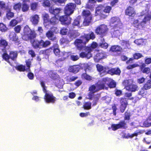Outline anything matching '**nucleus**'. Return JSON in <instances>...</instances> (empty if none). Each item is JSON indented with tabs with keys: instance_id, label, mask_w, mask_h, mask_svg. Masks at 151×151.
<instances>
[{
	"instance_id": "f257e3e1",
	"label": "nucleus",
	"mask_w": 151,
	"mask_h": 151,
	"mask_svg": "<svg viewBox=\"0 0 151 151\" xmlns=\"http://www.w3.org/2000/svg\"><path fill=\"white\" fill-rule=\"evenodd\" d=\"M131 116L130 112H125L124 114V120H121L117 124H112L111 126L112 130L115 131L119 129H126L128 127V126L125 120H130Z\"/></svg>"
},
{
	"instance_id": "f03ea898",
	"label": "nucleus",
	"mask_w": 151,
	"mask_h": 151,
	"mask_svg": "<svg viewBox=\"0 0 151 151\" xmlns=\"http://www.w3.org/2000/svg\"><path fill=\"white\" fill-rule=\"evenodd\" d=\"M112 10L111 6H104L103 5L100 4L96 8V13L101 17L105 19L107 16L104 13L109 14Z\"/></svg>"
},
{
	"instance_id": "7ed1b4c3",
	"label": "nucleus",
	"mask_w": 151,
	"mask_h": 151,
	"mask_svg": "<svg viewBox=\"0 0 151 151\" xmlns=\"http://www.w3.org/2000/svg\"><path fill=\"white\" fill-rule=\"evenodd\" d=\"M31 44L34 48L37 49L47 47L51 43L50 41L48 40L44 41L42 39L40 40L35 39L33 40Z\"/></svg>"
},
{
	"instance_id": "20e7f679",
	"label": "nucleus",
	"mask_w": 151,
	"mask_h": 151,
	"mask_svg": "<svg viewBox=\"0 0 151 151\" xmlns=\"http://www.w3.org/2000/svg\"><path fill=\"white\" fill-rule=\"evenodd\" d=\"M37 34L34 30H31L28 26H25L24 29L23 39L25 40H31L36 37Z\"/></svg>"
},
{
	"instance_id": "39448f33",
	"label": "nucleus",
	"mask_w": 151,
	"mask_h": 151,
	"mask_svg": "<svg viewBox=\"0 0 151 151\" xmlns=\"http://www.w3.org/2000/svg\"><path fill=\"white\" fill-rule=\"evenodd\" d=\"M108 29L106 25L102 24L97 26L95 29V31L96 35H99L101 37H103L106 35Z\"/></svg>"
},
{
	"instance_id": "423d86ee",
	"label": "nucleus",
	"mask_w": 151,
	"mask_h": 151,
	"mask_svg": "<svg viewBox=\"0 0 151 151\" xmlns=\"http://www.w3.org/2000/svg\"><path fill=\"white\" fill-rule=\"evenodd\" d=\"M76 7V4L73 3H69L66 5L64 9L65 14L70 16L73 14Z\"/></svg>"
},
{
	"instance_id": "0eeeda50",
	"label": "nucleus",
	"mask_w": 151,
	"mask_h": 151,
	"mask_svg": "<svg viewBox=\"0 0 151 151\" xmlns=\"http://www.w3.org/2000/svg\"><path fill=\"white\" fill-rule=\"evenodd\" d=\"M44 93H45L44 99L46 103L53 104L55 102L56 98L53 96L52 93L51 92L48 93L47 91Z\"/></svg>"
},
{
	"instance_id": "6e6552de",
	"label": "nucleus",
	"mask_w": 151,
	"mask_h": 151,
	"mask_svg": "<svg viewBox=\"0 0 151 151\" xmlns=\"http://www.w3.org/2000/svg\"><path fill=\"white\" fill-rule=\"evenodd\" d=\"M72 19L69 16L65 14V15L60 16L59 17V20L61 24L65 26L68 25L71 23Z\"/></svg>"
},
{
	"instance_id": "1a4fd4ad",
	"label": "nucleus",
	"mask_w": 151,
	"mask_h": 151,
	"mask_svg": "<svg viewBox=\"0 0 151 151\" xmlns=\"http://www.w3.org/2000/svg\"><path fill=\"white\" fill-rule=\"evenodd\" d=\"M88 99L90 100H93V106H96V105L101 97L100 94L97 93L94 94L93 93H88Z\"/></svg>"
},
{
	"instance_id": "9d476101",
	"label": "nucleus",
	"mask_w": 151,
	"mask_h": 151,
	"mask_svg": "<svg viewBox=\"0 0 151 151\" xmlns=\"http://www.w3.org/2000/svg\"><path fill=\"white\" fill-rule=\"evenodd\" d=\"M125 14L133 19L136 14V12L134 8L131 6H128L125 10Z\"/></svg>"
},
{
	"instance_id": "9b49d317",
	"label": "nucleus",
	"mask_w": 151,
	"mask_h": 151,
	"mask_svg": "<svg viewBox=\"0 0 151 151\" xmlns=\"http://www.w3.org/2000/svg\"><path fill=\"white\" fill-rule=\"evenodd\" d=\"M22 2L21 9L22 11L25 12L28 11L29 10V5L27 3L30 2V0H21Z\"/></svg>"
},
{
	"instance_id": "f8f14e48",
	"label": "nucleus",
	"mask_w": 151,
	"mask_h": 151,
	"mask_svg": "<svg viewBox=\"0 0 151 151\" xmlns=\"http://www.w3.org/2000/svg\"><path fill=\"white\" fill-rule=\"evenodd\" d=\"M53 52L56 56H60V49L59 46L58 45V41L54 44L51 46Z\"/></svg>"
},
{
	"instance_id": "ddd939ff",
	"label": "nucleus",
	"mask_w": 151,
	"mask_h": 151,
	"mask_svg": "<svg viewBox=\"0 0 151 151\" xmlns=\"http://www.w3.org/2000/svg\"><path fill=\"white\" fill-rule=\"evenodd\" d=\"M110 23L111 24H114V28L117 27V28L121 29L119 26L121 23L120 20L118 18L116 17H113L111 18Z\"/></svg>"
},
{
	"instance_id": "4468645a",
	"label": "nucleus",
	"mask_w": 151,
	"mask_h": 151,
	"mask_svg": "<svg viewBox=\"0 0 151 151\" xmlns=\"http://www.w3.org/2000/svg\"><path fill=\"white\" fill-rule=\"evenodd\" d=\"M48 75L50 77L52 80L59 82L60 78L59 76L56 73L53 71L50 70L48 72Z\"/></svg>"
},
{
	"instance_id": "2eb2a0df",
	"label": "nucleus",
	"mask_w": 151,
	"mask_h": 151,
	"mask_svg": "<svg viewBox=\"0 0 151 151\" xmlns=\"http://www.w3.org/2000/svg\"><path fill=\"white\" fill-rule=\"evenodd\" d=\"M84 50L85 52H81L79 54L80 57L82 58H86L87 59H89L92 57V54L86 50V47Z\"/></svg>"
},
{
	"instance_id": "dca6fc26",
	"label": "nucleus",
	"mask_w": 151,
	"mask_h": 151,
	"mask_svg": "<svg viewBox=\"0 0 151 151\" xmlns=\"http://www.w3.org/2000/svg\"><path fill=\"white\" fill-rule=\"evenodd\" d=\"M45 35L48 39L52 41L57 42L58 41L57 40V38L56 36L54 35V34L49 30L46 32Z\"/></svg>"
},
{
	"instance_id": "f3484780",
	"label": "nucleus",
	"mask_w": 151,
	"mask_h": 151,
	"mask_svg": "<svg viewBox=\"0 0 151 151\" xmlns=\"http://www.w3.org/2000/svg\"><path fill=\"white\" fill-rule=\"evenodd\" d=\"M61 10L62 9L60 8H56L54 9L52 6H51L49 8V12L55 16L58 15Z\"/></svg>"
},
{
	"instance_id": "a211bd4d",
	"label": "nucleus",
	"mask_w": 151,
	"mask_h": 151,
	"mask_svg": "<svg viewBox=\"0 0 151 151\" xmlns=\"http://www.w3.org/2000/svg\"><path fill=\"white\" fill-rule=\"evenodd\" d=\"M146 65L143 63H142L140 65H139L141 71L143 73L148 74L150 72V69L149 67H145Z\"/></svg>"
},
{
	"instance_id": "6ab92c4d",
	"label": "nucleus",
	"mask_w": 151,
	"mask_h": 151,
	"mask_svg": "<svg viewBox=\"0 0 151 151\" xmlns=\"http://www.w3.org/2000/svg\"><path fill=\"white\" fill-rule=\"evenodd\" d=\"M106 54L103 52H99L96 54L94 56V60L99 61L102 59L106 58Z\"/></svg>"
},
{
	"instance_id": "aec40b11",
	"label": "nucleus",
	"mask_w": 151,
	"mask_h": 151,
	"mask_svg": "<svg viewBox=\"0 0 151 151\" xmlns=\"http://www.w3.org/2000/svg\"><path fill=\"white\" fill-rule=\"evenodd\" d=\"M39 15L35 14L32 15L30 17V21L34 25H37L39 22Z\"/></svg>"
},
{
	"instance_id": "412c9836",
	"label": "nucleus",
	"mask_w": 151,
	"mask_h": 151,
	"mask_svg": "<svg viewBox=\"0 0 151 151\" xmlns=\"http://www.w3.org/2000/svg\"><path fill=\"white\" fill-rule=\"evenodd\" d=\"M6 11V17L7 19L9 20L14 17V14L12 12L11 9L9 7L7 8Z\"/></svg>"
},
{
	"instance_id": "4be33fe9",
	"label": "nucleus",
	"mask_w": 151,
	"mask_h": 151,
	"mask_svg": "<svg viewBox=\"0 0 151 151\" xmlns=\"http://www.w3.org/2000/svg\"><path fill=\"white\" fill-rule=\"evenodd\" d=\"M122 50V47L118 45H112L110 47L109 51L111 52L118 53L121 52Z\"/></svg>"
},
{
	"instance_id": "5701e85b",
	"label": "nucleus",
	"mask_w": 151,
	"mask_h": 151,
	"mask_svg": "<svg viewBox=\"0 0 151 151\" xmlns=\"http://www.w3.org/2000/svg\"><path fill=\"white\" fill-rule=\"evenodd\" d=\"M80 69V66L78 65H73L70 66L69 68V71L74 73H78Z\"/></svg>"
},
{
	"instance_id": "b1692460",
	"label": "nucleus",
	"mask_w": 151,
	"mask_h": 151,
	"mask_svg": "<svg viewBox=\"0 0 151 151\" xmlns=\"http://www.w3.org/2000/svg\"><path fill=\"white\" fill-rule=\"evenodd\" d=\"M74 43L79 50H81L83 48L84 45H83V43L80 39H76L74 42Z\"/></svg>"
},
{
	"instance_id": "393cba45",
	"label": "nucleus",
	"mask_w": 151,
	"mask_h": 151,
	"mask_svg": "<svg viewBox=\"0 0 151 151\" xmlns=\"http://www.w3.org/2000/svg\"><path fill=\"white\" fill-rule=\"evenodd\" d=\"M92 16L91 14L90 15L84 18L83 24L84 26H87L89 25L90 23L91 22L92 19Z\"/></svg>"
},
{
	"instance_id": "a878e982",
	"label": "nucleus",
	"mask_w": 151,
	"mask_h": 151,
	"mask_svg": "<svg viewBox=\"0 0 151 151\" xmlns=\"http://www.w3.org/2000/svg\"><path fill=\"white\" fill-rule=\"evenodd\" d=\"M125 88L127 90L133 92L137 90L138 86L136 85L130 84L126 86Z\"/></svg>"
},
{
	"instance_id": "bb28decb",
	"label": "nucleus",
	"mask_w": 151,
	"mask_h": 151,
	"mask_svg": "<svg viewBox=\"0 0 151 151\" xmlns=\"http://www.w3.org/2000/svg\"><path fill=\"white\" fill-rule=\"evenodd\" d=\"M8 42L5 40L1 39L0 40V47H3L2 50H6V47L8 45Z\"/></svg>"
},
{
	"instance_id": "cd10ccee",
	"label": "nucleus",
	"mask_w": 151,
	"mask_h": 151,
	"mask_svg": "<svg viewBox=\"0 0 151 151\" xmlns=\"http://www.w3.org/2000/svg\"><path fill=\"white\" fill-rule=\"evenodd\" d=\"M98 44L96 42H93L91 43L90 46H87L86 47V50L89 52H90L91 53L93 50L96 48Z\"/></svg>"
},
{
	"instance_id": "c85d7f7f",
	"label": "nucleus",
	"mask_w": 151,
	"mask_h": 151,
	"mask_svg": "<svg viewBox=\"0 0 151 151\" xmlns=\"http://www.w3.org/2000/svg\"><path fill=\"white\" fill-rule=\"evenodd\" d=\"M120 44L124 49H129L130 47V44L128 40H122L121 41Z\"/></svg>"
},
{
	"instance_id": "c756f323",
	"label": "nucleus",
	"mask_w": 151,
	"mask_h": 151,
	"mask_svg": "<svg viewBox=\"0 0 151 151\" xmlns=\"http://www.w3.org/2000/svg\"><path fill=\"white\" fill-rule=\"evenodd\" d=\"M10 40L16 43L19 42L18 37L15 33H12L9 35Z\"/></svg>"
},
{
	"instance_id": "7c9ffc66",
	"label": "nucleus",
	"mask_w": 151,
	"mask_h": 151,
	"mask_svg": "<svg viewBox=\"0 0 151 151\" xmlns=\"http://www.w3.org/2000/svg\"><path fill=\"white\" fill-rule=\"evenodd\" d=\"M18 53L16 51H11L9 53L10 59L13 60H14L17 58Z\"/></svg>"
},
{
	"instance_id": "2f4dec72",
	"label": "nucleus",
	"mask_w": 151,
	"mask_h": 151,
	"mask_svg": "<svg viewBox=\"0 0 151 151\" xmlns=\"http://www.w3.org/2000/svg\"><path fill=\"white\" fill-rule=\"evenodd\" d=\"M143 88L146 90H148L151 88V80L149 79L147 81L143 86Z\"/></svg>"
},
{
	"instance_id": "473e14b6",
	"label": "nucleus",
	"mask_w": 151,
	"mask_h": 151,
	"mask_svg": "<svg viewBox=\"0 0 151 151\" xmlns=\"http://www.w3.org/2000/svg\"><path fill=\"white\" fill-rule=\"evenodd\" d=\"M32 60V59H29L25 61L26 66L27 67L26 68L27 72L30 71V68L31 65Z\"/></svg>"
},
{
	"instance_id": "72a5a7b5",
	"label": "nucleus",
	"mask_w": 151,
	"mask_h": 151,
	"mask_svg": "<svg viewBox=\"0 0 151 151\" xmlns=\"http://www.w3.org/2000/svg\"><path fill=\"white\" fill-rule=\"evenodd\" d=\"M22 4L20 2L15 4L13 6V9L17 12H19L21 9Z\"/></svg>"
},
{
	"instance_id": "f704fd0d",
	"label": "nucleus",
	"mask_w": 151,
	"mask_h": 151,
	"mask_svg": "<svg viewBox=\"0 0 151 151\" xmlns=\"http://www.w3.org/2000/svg\"><path fill=\"white\" fill-rule=\"evenodd\" d=\"M42 18L45 23H49L50 20V16L49 14L46 13H44L42 14Z\"/></svg>"
},
{
	"instance_id": "c9c22d12",
	"label": "nucleus",
	"mask_w": 151,
	"mask_h": 151,
	"mask_svg": "<svg viewBox=\"0 0 151 151\" xmlns=\"http://www.w3.org/2000/svg\"><path fill=\"white\" fill-rule=\"evenodd\" d=\"M89 91H90L89 93H94L98 91L97 88L96 87V85H91L89 88Z\"/></svg>"
},
{
	"instance_id": "e433bc0d",
	"label": "nucleus",
	"mask_w": 151,
	"mask_h": 151,
	"mask_svg": "<svg viewBox=\"0 0 151 151\" xmlns=\"http://www.w3.org/2000/svg\"><path fill=\"white\" fill-rule=\"evenodd\" d=\"M80 39L83 43V45H85L86 43L89 41L88 37L86 34H84L83 36H81Z\"/></svg>"
},
{
	"instance_id": "4c0bfd02",
	"label": "nucleus",
	"mask_w": 151,
	"mask_h": 151,
	"mask_svg": "<svg viewBox=\"0 0 151 151\" xmlns=\"http://www.w3.org/2000/svg\"><path fill=\"white\" fill-rule=\"evenodd\" d=\"M58 21V18L56 17V16H54L50 19L49 23H50L54 25L57 24Z\"/></svg>"
},
{
	"instance_id": "58836bf2",
	"label": "nucleus",
	"mask_w": 151,
	"mask_h": 151,
	"mask_svg": "<svg viewBox=\"0 0 151 151\" xmlns=\"http://www.w3.org/2000/svg\"><path fill=\"white\" fill-rule=\"evenodd\" d=\"M82 78L84 79L87 81H91L92 80V77L87 74L86 72L83 73L81 75Z\"/></svg>"
},
{
	"instance_id": "ea45409f",
	"label": "nucleus",
	"mask_w": 151,
	"mask_h": 151,
	"mask_svg": "<svg viewBox=\"0 0 151 151\" xmlns=\"http://www.w3.org/2000/svg\"><path fill=\"white\" fill-rule=\"evenodd\" d=\"M102 42L100 43L99 44V46L104 48V49H106L108 47V44L104 42V38H102L101 40Z\"/></svg>"
},
{
	"instance_id": "a19ab883",
	"label": "nucleus",
	"mask_w": 151,
	"mask_h": 151,
	"mask_svg": "<svg viewBox=\"0 0 151 151\" xmlns=\"http://www.w3.org/2000/svg\"><path fill=\"white\" fill-rule=\"evenodd\" d=\"M16 69L17 70L20 72H24L26 71L27 72L26 68L25 66L22 65H18L16 67Z\"/></svg>"
},
{
	"instance_id": "79ce46f5",
	"label": "nucleus",
	"mask_w": 151,
	"mask_h": 151,
	"mask_svg": "<svg viewBox=\"0 0 151 151\" xmlns=\"http://www.w3.org/2000/svg\"><path fill=\"white\" fill-rule=\"evenodd\" d=\"M9 7V6L6 5L4 1H0V9L6 10Z\"/></svg>"
},
{
	"instance_id": "37998d69",
	"label": "nucleus",
	"mask_w": 151,
	"mask_h": 151,
	"mask_svg": "<svg viewBox=\"0 0 151 151\" xmlns=\"http://www.w3.org/2000/svg\"><path fill=\"white\" fill-rule=\"evenodd\" d=\"M96 87L97 88L98 91L106 88V87L104 86V84L100 82H99V83H96Z\"/></svg>"
},
{
	"instance_id": "c03bdc74",
	"label": "nucleus",
	"mask_w": 151,
	"mask_h": 151,
	"mask_svg": "<svg viewBox=\"0 0 151 151\" xmlns=\"http://www.w3.org/2000/svg\"><path fill=\"white\" fill-rule=\"evenodd\" d=\"M81 19V17L78 16L74 20L72 25L73 26H79L80 23V21Z\"/></svg>"
},
{
	"instance_id": "a18cd8bd",
	"label": "nucleus",
	"mask_w": 151,
	"mask_h": 151,
	"mask_svg": "<svg viewBox=\"0 0 151 151\" xmlns=\"http://www.w3.org/2000/svg\"><path fill=\"white\" fill-rule=\"evenodd\" d=\"M38 6V3L33 2L30 5L31 9L33 11L36 10Z\"/></svg>"
},
{
	"instance_id": "49530a36",
	"label": "nucleus",
	"mask_w": 151,
	"mask_h": 151,
	"mask_svg": "<svg viewBox=\"0 0 151 151\" xmlns=\"http://www.w3.org/2000/svg\"><path fill=\"white\" fill-rule=\"evenodd\" d=\"M77 32L76 30L70 31L68 33V35L72 38H75L77 36Z\"/></svg>"
},
{
	"instance_id": "de8ad7c7",
	"label": "nucleus",
	"mask_w": 151,
	"mask_h": 151,
	"mask_svg": "<svg viewBox=\"0 0 151 151\" xmlns=\"http://www.w3.org/2000/svg\"><path fill=\"white\" fill-rule=\"evenodd\" d=\"M3 51L4 52L2 55V58L5 61H7L10 59L9 55H8L7 53L6 50H4Z\"/></svg>"
},
{
	"instance_id": "09e8293b",
	"label": "nucleus",
	"mask_w": 151,
	"mask_h": 151,
	"mask_svg": "<svg viewBox=\"0 0 151 151\" xmlns=\"http://www.w3.org/2000/svg\"><path fill=\"white\" fill-rule=\"evenodd\" d=\"M91 103L90 101L85 102L83 106V107L85 109L88 110L91 108Z\"/></svg>"
},
{
	"instance_id": "8fccbe9b",
	"label": "nucleus",
	"mask_w": 151,
	"mask_h": 151,
	"mask_svg": "<svg viewBox=\"0 0 151 151\" xmlns=\"http://www.w3.org/2000/svg\"><path fill=\"white\" fill-rule=\"evenodd\" d=\"M49 30L54 34H57L59 32V30L57 27L52 26L50 29Z\"/></svg>"
},
{
	"instance_id": "3c124183",
	"label": "nucleus",
	"mask_w": 151,
	"mask_h": 151,
	"mask_svg": "<svg viewBox=\"0 0 151 151\" xmlns=\"http://www.w3.org/2000/svg\"><path fill=\"white\" fill-rule=\"evenodd\" d=\"M8 29L7 27L3 23H0V30L2 32H5Z\"/></svg>"
},
{
	"instance_id": "603ef678",
	"label": "nucleus",
	"mask_w": 151,
	"mask_h": 151,
	"mask_svg": "<svg viewBox=\"0 0 151 151\" xmlns=\"http://www.w3.org/2000/svg\"><path fill=\"white\" fill-rule=\"evenodd\" d=\"M132 95L131 93H124V98H126L127 99V100H133L134 99V98L133 97H130Z\"/></svg>"
},
{
	"instance_id": "864d4df0",
	"label": "nucleus",
	"mask_w": 151,
	"mask_h": 151,
	"mask_svg": "<svg viewBox=\"0 0 151 151\" xmlns=\"http://www.w3.org/2000/svg\"><path fill=\"white\" fill-rule=\"evenodd\" d=\"M60 44H68L69 41L67 38L63 37L60 39Z\"/></svg>"
},
{
	"instance_id": "5fc2aeb1",
	"label": "nucleus",
	"mask_w": 151,
	"mask_h": 151,
	"mask_svg": "<svg viewBox=\"0 0 151 151\" xmlns=\"http://www.w3.org/2000/svg\"><path fill=\"white\" fill-rule=\"evenodd\" d=\"M88 37L89 40H93L96 37L95 35L93 32H91L88 34H86Z\"/></svg>"
},
{
	"instance_id": "6e6d98bb",
	"label": "nucleus",
	"mask_w": 151,
	"mask_h": 151,
	"mask_svg": "<svg viewBox=\"0 0 151 151\" xmlns=\"http://www.w3.org/2000/svg\"><path fill=\"white\" fill-rule=\"evenodd\" d=\"M62 55L61 58L63 60L67 58L69 55V52L63 51L62 52Z\"/></svg>"
},
{
	"instance_id": "4d7b16f0",
	"label": "nucleus",
	"mask_w": 151,
	"mask_h": 151,
	"mask_svg": "<svg viewBox=\"0 0 151 151\" xmlns=\"http://www.w3.org/2000/svg\"><path fill=\"white\" fill-rule=\"evenodd\" d=\"M91 14V13L88 10H84L83 11L82 13V16L83 18L89 16Z\"/></svg>"
},
{
	"instance_id": "13d9d810",
	"label": "nucleus",
	"mask_w": 151,
	"mask_h": 151,
	"mask_svg": "<svg viewBox=\"0 0 151 151\" xmlns=\"http://www.w3.org/2000/svg\"><path fill=\"white\" fill-rule=\"evenodd\" d=\"M143 57L142 55L139 53H135L133 55V58L134 59L138 60Z\"/></svg>"
},
{
	"instance_id": "bf43d9fd",
	"label": "nucleus",
	"mask_w": 151,
	"mask_h": 151,
	"mask_svg": "<svg viewBox=\"0 0 151 151\" xmlns=\"http://www.w3.org/2000/svg\"><path fill=\"white\" fill-rule=\"evenodd\" d=\"M121 73V71L119 68H114L113 75H116L119 76L120 75Z\"/></svg>"
},
{
	"instance_id": "052dcab7",
	"label": "nucleus",
	"mask_w": 151,
	"mask_h": 151,
	"mask_svg": "<svg viewBox=\"0 0 151 151\" xmlns=\"http://www.w3.org/2000/svg\"><path fill=\"white\" fill-rule=\"evenodd\" d=\"M120 104L127 106L128 104L127 100L126 98L122 97L120 98Z\"/></svg>"
},
{
	"instance_id": "680f3d73",
	"label": "nucleus",
	"mask_w": 151,
	"mask_h": 151,
	"mask_svg": "<svg viewBox=\"0 0 151 151\" xmlns=\"http://www.w3.org/2000/svg\"><path fill=\"white\" fill-rule=\"evenodd\" d=\"M151 19V15L147 16L145 17L142 21L141 22V23L145 24L147 21H150Z\"/></svg>"
},
{
	"instance_id": "e2e57ef3",
	"label": "nucleus",
	"mask_w": 151,
	"mask_h": 151,
	"mask_svg": "<svg viewBox=\"0 0 151 151\" xmlns=\"http://www.w3.org/2000/svg\"><path fill=\"white\" fill-rule=\"evenodd\" d=\"M121 33L119 29L114 30L112 33V36L114 37H117L119 36Z\"/></svg>"
},
{
	"instance_id": "0e129e2a",
	"label": "nucleus",
	"mask_w": 151,
	"mask_h": 151,
	"mask_svg": "<svg viewBox=\"0 0 151 151\" xmlns=\"http://www.w3.org/2000/svg\"><path fill=\"white\" fill-rule=\"evenodd\" d=\"M42 5L44 7H50L51 6V4L49 0H44L42 4Z\"/></svg>"
},
{
	"instance_id": "69168bd1",
	"label": "nucleus",
	"mask_w": 151,
	"mask_h": 151,
	"mask_svg": "<svg viewBox=\"0 0 151 151\" xmlns=\"http://www.w3.org/2000/svg\"><path fill=\"white\" fill-rule=\"evenodd\" d=\"M139 66V64L134 63L132 65H128L127 67L126 68L128 70H130Z\"/></svg>"
},
{
	"instance_id": "338daca9",
	"label": "nucleus",
	"mask_w": 151,
	"mask_h": 151,
	"mask_svg": "<svg viewBox=\"0 0 151 151\" xmlns=\"http://www.w3.org/2000/svg\"><path fill=\"white\" fill-rule=\"evenodd\" d=\"M18 23V21L15 19H14L10 21L9 26L13 27L15 26Z\"/></svg>"
},
{
	"instance_id": "774afa93",
	"label": "nucleus",
	"mask_w": 151,
	"mask_h": 151,
	"mask_svg": "<svg viewBox=\"0 0 151 151\" xmlns=\"http://www.w3.org/2000/svg\"><path fill=\"white\" fill-rule=\"evenodd\" d=\"M151 120L150 119L145 121L143 123L144 125L146 127H148L151 126Z\"/></svg>"
}]
</instances>
